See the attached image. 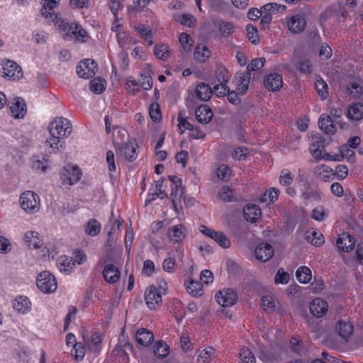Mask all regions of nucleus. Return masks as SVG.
I'll return each mask as SVG.
<instances>
[{"label":"nucleus","mask_w":363,"mask_h":363,"mask_svg":"<svg viewBox=\"0 0 363 363\" xmlns=\"http://www.w3.org/2000/svg\"><path fill=\"white\" fill-rule=\"evenodd\" d=\"M102 274L105 281L110 284L116 283L121 277L119 269L111 264L105 265Z\"/></svg>","instance_id":"obj_25"},{"label":"nucleus","mask_w":363,"mask_h":363,"mask_svg":"<svg viewBox=\"0 0 363 363\" xmlns=\"http://www.w3.org/2000/svg\"><path fill=\"white\" fill-rule=\"evenodd\" d=\"M250 74H237L235 76L236 91L239 95H244L248 90L250 82Z\"/></svg>","instance_id":"obj_29"},{"label":"nucleus","mask_w":363,"mask_h":363,"mask_svg":"<svg viewBox=\"0 0 363 363\" xmlns=\"http://www.w3.org/2000/svg\"><path fill=\"white\" fill-rule=\"evenodd\" d=\"M279 193L277 188H271L262 194L260 201L262 203H272L278 199Z\"/></svg>","instance_id":"obj_52"},{"label":"nucleus","mask_w":363,"mask_h":363,"mask_svg":"<svg viewBox=\"0 0 363 363\" xmlns=\"http://www.w3.org/2000/svg\"><path fill=\"white\" fill-rule=\"evenodd\" d=\"M96 63L89 59L80 62L77 67V72L79 77L86 79L94 76L97 70Z\"/></svg>","instance_id":"obj_11"},{"label":"nucleus","mask_w":363,"mask_h":363,"mask_svg":"<svg viewBox=\"0 0 363 363\" xmlns=\"http://www.w3.org/2000/svg\"><path fill=\"white\" fill-rule=\"evenodd\" d=\"M9 108L14 118H23L27 112L26 102L21 98L13 99L10 103Z\"/></svg>","instance_id":"obj_17"},{"label":"nucleus","mask_w":363,"mask_h":363,"mask_svg":"<svg viewBox=\"0 0 363 363\" xmlns=\"http://www.w3.org/2000/svg\"><path fill=\"white\" fill-rule=\"evenodd\" d=\"M310 313L317 318L326 315L328 311V303L320 298H314L309 304Z\"/></svg>","instance_id":"obj_12"},{"label":"nucleus","mask_w":363,"mask_h":363,"mask_svg":"<svg viewBox=\"0 0 363 363\" xmlns=\"http://www.w3.org/2000/svg\"><path fill=\"white\" fill-rule=\"evenodd\" d=\"M178 40L182 48V52L189 53L194 45V40L192 37L187 33H182L179 34Z\"/></svg>","instance_id":"obj_42"},{"label":"nucleus","mask_w":363,"mask_h":363,"mask_svg":"<svg viewBox=\"0 0 363 363\" xmlns=\"http://www.w3.org/2000/svg\"><path fill=\"white\" fill-rule=\"evenodd\" d=\"M241 363H256L254 354L246 347H242L239 352Z\"/></svg>","instance_id":"obj_60"},{"label":"nucleus","mask_w":363,"mask_h":363,"mask_svg":"<svg viewBox=\"0 0 363 363\" xmlns=\"http://www.w3.org/2000/svg\"><path fill=\"white\" fill-rule=\"evenodd\" d=\"M0 74L11 80H18L23 77V72L20 66L13 61L6 60L0 66Z\"/></svg>","instance_id":"obj_6"},{"label":"nucleus","mask_w":363,"mask_h":363,"mask_svg":"<svg viewBox=\"0 0 363 363\" xmlns=\"http://www.w3.org/2000/svg\"><path fill=\"white\" fill-rule=\"evenodd\" d=\"M306 240L315 246H320L324 243V238L320 231L308 230L305 234Z\"/></svg>","instance_id":"obj_45"},{"label":"nucleus","mask_w":363,"mask_h":363,"mask_svg":"<svg viewBox=\"0 0 363 363\" xmlns=\"http://www.w3.org/2000/svg\"><path fill=\"white\" fill-rule=\"evenodd\" d=\"M290 62L296 69L303 74H310L313 70V65L308 59L301 58L296 52L291 57Z\"/></svg>","instance_id":"obj_15"},{"label":"nucleus","mask_w":363,"mask_h":363,"mask_svg":"<svg viewBox=\"0 0 363 363\" xmlns=\"http://www.w3.org/2000/svg\"><path fill=\"white\" fill-rule=\"evenodd\" d=\"M199 230L203 235L215 241L220 247L227 249L230 247V240L224 233L221 231H216L204 225H200Z\"/></svg>","instance_id":"obj_5"},{"label":"nucleus","mask_w":363,"mask_h":363,"mask_svg":"<svg viewBox=\"0 0 363 363\" xmlns=\"http://www.w3.org/2000/svg\"><path fill=\"white\" fill-rule=\"evenodd\" d=\"M279 301L273 296L266 295L262 298L260 305L264 311L267 313H272L276 311L277 307L279 306Z\"/></svg>","instance_id":"obj_37"},{"label":"nucleus","mask_w":363,"mask_h":363,"mask_svg":"<svg viewBox=\"0 0 363 363\" xmlns=\"http://www.w3.org/2000/svg\"><path fill=\"white\" fill-rule=\"evenodd\" d=\"M319 128L327 134H334L335 127L330 116L323 113L318 120Z\"/></svg>","instance_id":"obj_36"},{"label":"nucleus","mask_w":363,"mask_h":363,"mask_svg":"<svg viewBox=\"0 0 363 363\" xmlns=\"http://www.w3.org/2000/svg\"><path fill=\"white\" fill-rule=\"evenodd\" d=\"M82 174V173L77 166L67 164L60 172L61 184L63 186H72L80 179Z\"/></svg>","instance_id":"obj_4"},{"label":"nucleus","mask_w":363,"mask_h":363,"mask_svg":"<svg viewBox=\"0 0 363 363\" xmlns=\"http://www.w3.org/2000/svg\"><path fill=\"white\" fill-rule=\"evenodd\" d=\"M123 154L125 157L129 160L133 161L136 159L138 156V145L135 142H129L123 147Z\"/></svg>","instance_id":"obj_53"},{"label":"nucleus","mask_w":363,"mask_h":363,"mask_svg":"<svg viewBox=\"0 0 363 363\" xmlns=\"http://www.w3.org/2000/svg\"><path fill=\"white\" fill-rule=\"evenodd\" d=\"M169 179L171 182L172 198L174 208L181 203L184 194V188L182 186V179L177 176H169Z\"/></svg>","instance_id":"obj_8"},{"label":"nucleus","mask_w":363,"mask_h":363,"mask_svg":"<svg viewBox=\"0 0 363 363\" xmlns=\"http://www.w3.org/2000/svg\"><path fill=\"white\" fill-rule=\"evenodd\" d=\"M348 145H342L340 147V155H337L335 157H330L332 160L340 161L342 158L347 159L348 161L353 162L354 151L350 149Z\"/></svg>","instance_id":"obj_57"},{"label":"nucleus","mask_w":363,"mask_h":363,"mask_svg":"<svg viewBox=\"0 0 363 363\" xmlns=\"http://www.w3.org/2000/svg\"><path fill=\"white\" fill-rule=\"evenodd\" d=\"M145 301L150 310H157L162 303V293L155 286H149L145 292Z\"/></svg>","instance_id":"obj_7"},{"label":"nucleus","mask_w":363,"mask_h":363,"mask_svg":"<svg viewBox=\"0 0 363 363\" xmlns=\"http://www.w3.org/2000/svg\"><path fill=\"white\" fill-rule=\"evenodd\" d=\"M84 342L87 349L92 352H98L101 348V336L98 333L89 334L84 332L82 334Z\"/></svg>","instance_id":"obj_19"},{"label":"nucleus","mask_w":363,"mask_h":363,"mask_svg":"<svg viewBox=\"0 0 363 363\" xmlns=\"http://www.w3.org/2000/svg\"><path fill=\"white\" fill-rule=\"evenodd\" d=\"M186 291L192 296H201L203 294L202 285L197 281L189 279L186 283Z\"/></svg>","instance_id":"obj_47"},{"label":"nucleus","mask_w":363,"mask_h":363,"mask_svg":"<svg viewBox=\"0 0 363 363\" xmlns=\"http://www.w3.org/2000/svg\"><path fill=\"white\" fill-rule=\"evenodd\" d=\"M36 284L39 290L44 294L53 293L57 288L55 276L48 271H43L38 275Z\"/></svg>","instance_id":"obj_3"},{"label":"nucleus","mask_w":363,"mask_h":363,"mask_svg":"<svg viewBox=\"0 0 363 363\" xmlns=\"http://www.w3.org/2000/svg\"><path fill=\"white\" fill-rule=\"evenodd\" d=\"M243 214L245 218L251 223H256L261 218V210L255 204H247L243 208Z\"/></svg>","instance_id":"obj_27"},{"label":"nucleus","mask_w":363,"mask_h":363,"mask_svg":"<svg viewBox=\"0 0 363 363\" xmlns=\"http://www.w3.org/2000/svg\"><path fill=\"white\" fill-rule=\"evenodd\" d=\"M150 2V0H133V5L128 7V11L130 15H135L136 12L144 10Z\"/></svg>","instance_id":"obj_56"},{"label":"nucleus","mask_w":363,"mask_h":363,"mask_svg":"<svg viewBox=\"0 0 363 363\" xmlns=\"http://www.w3.org/2000/svg\"><path fill=\"white\" fill-rule=\"evenodd\" d=\"M296 277L300 283L306 284L311 281L313 274L309 267L301 266L296 269Z\"/></svg>","instance_id":"obj_44"},{"label":"nucleus","mask_w":363,"mask_h":363,"mask_svg":"<svg viewBox=\"0 0 363 363\" xmlns=\"http://www.w3.org/2000/svg\"><path fill=\"white\" fill-rule=\"evenodd\" d=\"M347 116L349 119L358 121L363 118V104L360 103L350 106L347 109Z\"/></svg>","instance_id":"obj_48"},{"label":"nucleus","mask_w":363,"mask_h":363,"mask_svg":"<svg viewBox=\"0 0 363 363\" xmlns=\"http://www.w3.org/2000/svg\"><path fill=\"white\" fill-rule=\"evenodd\" d=\"M329 211L323 206L314 208L311 211V218L318 222L323 221L328 216Z\"/></svg>","instance_id":"obj_58"},{"label":"nucleus","mask_w":363,"mask_h":363,"mask_svg":"<svg viewBox=\"0 0 363 363\" xmlns=\"http://www.w3.org/2000/svg\"><path fill=\"white\" fill-rule=\"evenodd\" d=\"M169 353V346L162 341L156 342L154 345V354L159 358H164Z\"/></svg>","instance_id":"obj_55"},{"label":"nucleus","mask_w":363,"mask_h":363,"mask_svg":"<svg viewBox=\"0 0 363 363\" xmlns=\"http://www.w3.org/2000/svg\"><path fill=\"white\" fill-rule=\"evenodd\" d=\"M216 301L223 307H230L233 306L238 300L236 293L230 289H223L220 290L215 295Z\"/></svg>","instance_id":"obj_9"},{"label":"nucleus","mask_w":363,"mask_h":363,"mask_svg":"<svg viewBox=\"0 0 363 363\" xmlns=\"http://www.w3.org/2000/svg\"><path fill=\"white\" fill-rule=\"evenodd\" d=\"M264 84L269 91H277L282 87V77L277 73L270 74L265 77Z\"/></svg>","instance_id":"obj_24"},{"label":"nucleus","mask_w":363,"mask_h":363,"mask_svg":"<svg viewBox=\"0 0 363 363\" xmlns=\"http://www.w3.org/2000/svg\"><path fill=\"white\" fill-rule=\"evenodd\" d=\"M262 9L263 13L269 14L272 16V14L284 11L286 10V6L277 3H268L264 5L262 7Z\"/></svg>","instance_id":"obj_59"},{"label":"nucleus","mask_w":363,"mask_h":363,"mask_svg":"<svg viewBox=\"0 0 363 363\" xmlns=\"http://www.w3.org/2000/svg\"><path fill=\"white\" fill-rule=\"evenodd\" d=\"M196 118L201 123H208L213 117L211 109L206 105L198 107L195 111Z\"/></svg>","instance_id":"obj_35"},{"label":"nucleus","mask_w":363,"mask_h":363,"mask_svg":"<svg viewBox=\"0 0 363 363\" xmlns=\"http://www.w3.org/2000/svg\"><path fill=\"white\" fill-rule=\"evenodd\" d=\"M131 28L135 30L144 40L148 43L149 45L153 43L152 38L155 32L149 26H146L141 23H134L130 26Z\"/></svg>","instance_id":"obj_18"},{"label":"nucleus","mask_w":363,"mask_h":363,"mask_svg":"<svg viewBox=\"0 0 363 363\" xmlns=\"http://www.w3.org/2000/svg\"><path fill=\"white\" fill-rule=\"evenodd\" d=\"M217 28L220 35L223 38L232 35L235 31V26L231 22L220 21L218 23Z\"/></svg>","instance_id":"obj_51"},{"label":"nucleus","mask_w":363,"mask_h":363,"mask_svg":"<svg viewBox=\"0 0 363 363\" xmlns=\"http://www.w3.org/2000/svg\"><path fill=\"white\" fill-rule=\"evenodd\" d=\"M47 130L49 136L45 140V147L51 153H57L64 149L65 139L72 133V125L67 118L58 116L49 123Z\"/></svg>","instance_id":"obj_1"},{"label":"nucleus","mask_w":363,"mask_h":363,"mask_svg":"<svg viewBox=\"0 0 363 363\" xmlns=\"http://www.w3.org/2000/svg\"><path fill=\"white\" fill-rule=\"evenodd\" d=\"M176 20L179 21L182 25L189 28L194 27L196 25V18L189 13H184L178 16Z\"/></svg>","instance_id":"obj_63"},{"label":"nucleus","mask_w":363,"mask_h":363,"mask_svg":"<svg viewBox=\"0 0 363 363\" xmlns=\"http://www.w3.org/2000/svg\"><path fill=\"white\" fill-rule=\"evenodd\" d=\"M167 235L170 240L180 242L186 237V228L182 224L172 225L168 229Z\"/></svg>","instance_id":"obj_26"},{"label":"nucleus","mask_w":363,"mask_h":363,"mask_svg":"<svg viewBox=\"0 0 363 363\" xmlns=\"http://www.w3.org/2000/svg\"><path fill=\"white\" fill-rule=\"evenodd\" d=\"M19 204L26 213L33 215L40 209V198L37 193L33 191H25L20 196Z\"/></svg>","instance_id":"obj_2"},{"label":"nucleus","mask_w":363,"mask_h":363,"mask_svg":"<svg viewBox=\"0 0 363 363\" xmlns=\"http://www.w3.org/2000/svg\"><path fill=\"white\" fill-rule=\"evenodd\" d=\"M56 266L58 270L65 275L71 274L75 269L72 258L65 255L57 257Z\"/></svg>","instance_id":"obj_20"},{"label":"nucleus","mask_w":363,"mask_h":363,"mask_svg":"<svg viewBox=\"0 0 363 363\" xmlns=\"http://www.w3.org/2000/svg\"><path fill=\"white\" fill-rule=\"evenodd\" d=\"M294 180V176L292 173L287 169H284L281 171L279 181V184L282 186H286V193L293 196L295 195V191L293 188L289 187Z\"/></svg>","instance_id":"obj_31"},{"label":"nucleus","mask_w":363,"mask_h":363,"mask_svg":"<svg viewBox=\"0 0 363 363\" xmlns=\"http://www.w3.org/2000/svg\"><path fill=\"white\" fill-rule=\"evenodd\" d=\"M135 340L139 345L147 347L153 342L154 335L148 330L140 328L135 333Z\"/></svg>","instance_id":"obj_30"},{"label":"nucleus","mask_w":363,"mask_h":363,"mask_svg":"<svg viewBox=\"0 0 363 363\" xmlns=\"http://www.w3.org/2000/svg\"><path fill=\"white\" fill-rule=\"evenodd\" d=\"M250 155L248 148L245 147H235L231 152V157L235 160L242 161L245 160Z\"/></svg>","instance_id":"obj_61"},{"label":"nucleus","mask_w":363,"mask_h":363,"mask_svg":"<svg viewBox=\"0 0 363 363\" xmlns=\"http://www.w3.org/2000/svg\"><path fill=\"white\" fill-rule=\"evenodd\" d=\"M23 240L30 249H39L43 245L40 235L34 230L27 231L24 234Z\"/></svg>","instance_id":"obj_22"},{"label":"nucleus","mask_w":363,"mask_h":363,"mask_svg":"<svg viewBox=\"0 0 363 363\" xmlns=\"http://www.w3.org/2000/svg\"><path fill=\"white\" fill-rule=\"evenodd\" d=\"M315 174L322 180L328 182L332 179L334 172L332 168L325 164H318L314 169Z\"/></svg>","instance_id":"obj_43"},{"label":"nucleus","mask_w":363,"mask_h":363,"mask_svg":"<svg viewBox=\"0 0 363 363\" xmlns=\"http://www.w3.org/2000/svg\"><path fill=\"white\" fill-rule=\"evenodd\" d=\"M216 175L219 179L226 182L230 179L232 170L228 166L220 164L216 169Z\"/></svg>","instance_id":"obj_64"},{"label":"nucleus","mask_w":363,"mask_h":363,"mask_svg":"<svg viewBox=\"0 0 363 363\" xmlns=\"http://www.w3.org/2000/svg\"><path fill=\"white\" fill-rule=\"evenodd\" d=\"M296 185L298 187H303V189H305V191L302 193V196L305 200H309L311 197H314L318 200H320L322 199V196L320 193L317 191H313L309 189L308 183L302 177H300L298 179Z\"/></svg>","instance_id":"obj_38"},{"label":"nucleus","mask_w":363,"mask_h":363,"mask_svg":"<svg viewBox=\"0 0 363 363\" xmlns=\"http://www.w3.org/2000/svg\"><path fill=\"white\" fill-rule=\"evenodd\" d=\"M52 18V22L54 26L65 35V37H69L70 31L72 30L74 23H67L60 15L54 14Z\"/></svg>","instance_id":"obj_32"},{"label":"nucleus","mask_w":363,"mask_h":363,"mask_svg":"<svg viewBox=\"0 0 363 363\" xmlns=\"http://www.w3.org/2000/svg\"><path fill=\"white\" fill-rule=\"evenodd\" d=\"M106 85L104 79L96 78L90 82V90L95 94H101L106 89Z\"/></svg>","instance_id":"obj_62"},{"label":"nucleus","mask_w":363,"mask_h":363,"mask_svg":"<svg viewBox=\"0 0 363 363\" xmlns=\"http://www.w3.org/2000/svg\"><path fill=\"white\" fill-rule=\"evenodd\" d=\"M74 37L78 41L85 42L89 38L86 31L79 24L74 23L69 37Z\"/></svg>","instance_id":"obj_50"},{"label":"nucleus","mask_w":363,"mask_h":363,"mask_svg":"<svg viewBox=\"0 0 363 363\" xmlns=\"http://www.w3.org/2000/svg\"><path fill=\"white\" fill-rule=\"evenodd\" d=\"M211 88L204 83H201L197 85L194 93L189 95L187 101L188 103L190 101L192 104L195 103L194 96H196V99H199L200 101H207L211 98Z\"/></svg>","instance_id":"obj_13"},{"label":"nucleus","mask_w":363,"mask_h":363,"mask_svg":"<svg viewBox=\"0 0 363 363\" xmlns=\"http://www.w3.org/2000/svg\"><path fill=\"white\" fill-rule=\"evenodd\" d=\"M155 57L161 60H167L171 55V48L168 44L160 43L154 47Z\"/></svg>","instance_id":"obj_39"},{"label":"nucleus","mask_w":363,"mask_h":363,"mask_svg":"<svg viewBox=\"0 0 363 363\" xmlns=\"http://www.w3.org/2000/svg\"><path fill=\"white\" fill-rule=\"evenodd\" d=\"M180 345L182 351L186 354H192L194 345L189 338V334L186 331L182 332L180 335Z\"/></svg>","instance_id":"obj_49"},{"label":"nucleus","mask_w":363,"mask_h":363,"mask_svg":"<svg viewBox=\"0 0 363 363\" xmlns=\"http://www.w3.org/2000/svg\"><path fill=\"white\" fill-rule=\"evenodd\" d=\"M324 147L323 141L320 139L313 143L310 149L311 154L315 160H330L328 155H323Z\"/></svg>","instance_id":"obj_40"},{"label":"nucleus","mask_w":363,"mask_h":363,"mask_svg":"<svg viewBox=\"0 0 363 363\" xmlns=\"http://www.w3.org/2000/svg\"><path fill=\"white\" fill-rule=\"evenodd\" d=\"M255 255L258 260L267 262L273 257L274 249L271 245L262 242L257 246Z\"/></svg>","instance_id":"obj_21"},{"label":"nucleus","mask_w":363,"mask_h":363,"mask_svg":"<svg viewBox=\"0 0 363 363\" xmlns=\"http://www.w3.org/2000/svg\"><path fill=\"white\" fill-rule=\"evenodd\" d=\"M306 22L300 15H294L286 18V26L289 30L294 33H300L306 28Z\"/></svg>","instance_id":"obj_16"},{"label":"nucleus","mask_w":363,"mask_h":363,"mask_svg":"<svg viewBox=\"0 0 363 363\" xmlns=\"http://www.w3.org/2000/svg\"><path fill=\"white\" fill-rule=\"evenodd\" d=\"M334 331L345 342H348L354 331L352 324L347 320H339L334 326Z\"/></svg>","instance_id":"obj_10"},{"label":"nucleus","mask_w":363,"mask_h":363,"mask_svg":"<svg viewBox=\"0 0 363 363\" xmlns=\"http://www.w3.org/2000/svg\"><path fill=\"white\" fill-rule=\"evenodd\" d=\"M43 6L41 8V15L48 18L52 17L54 13V10L57 7L60 0H43Z\"/></svg>","instance_id":"obj_41"},{"label":"nucleus","mask_w":363,"mask_h":363,"mask_svg":"<svg viewBox=\"0 0 363 363\" xmlns=\"http://www.w3.org/2000/svg\"><path fill=\"white\" fill-rule=\"evenodd\" d=\"M315 86L320 97L322 99H325L328 95V87L327 83L320 77H316Z\"/></svg>","instance_id":"obj_54"},{"label":"nucleus","mask_w":363,"mask_h":363,"mask_svg":"<svg viewBox=\"0 0 363 363\" xmlns=\"http://www.w3.org/2000/svg\"><path fill=\"white\" fill-rule=\"evenodd\" d=\"M216 357V350L211 346L199 349L197 352V363H210Z\"/></svg>","instance_id":"obj_33"},{"label":"nucleus","mask_w":363,"mask_h":363,"mask_svg":"<svg viewBox=\"0 0 363 363\" xmlns=\"http://www.w3.org/2000/svg\"><path fill=\"white\" fill-rule=\"evenodd\" d=\"M211 56L209 48L203 44H199L194 51V57L197 62H204Z\"/></svg>","instance_id":"obj_34"},{"label":"nucleus","mask_w":363,"mask_h":363,"mask_svg":"<svg viewBox=\"0 0 363 363\" xmlns=\"http://www.w3.org/2000/svg\"><path fill=\"white\" fill-rule=\"evenodd\" d=\"M116 40L119 47L123 50L129 49L133 45L138 43V40L130 32L121 30L116 33Z\"/></svg>","instance_id":"obj_14"},{"label":"nucleus","mask_w":363,"mask_h":363,"mask_svg":"<svg viewBox=\"0 0 363 363\" xmlns=\"http://www.w3.org/2000/svg\"><path fill=\"white\" fill-rule=\"evenodd\" d=\"M101 230V224L96 219L89 220L84 225V232L86 235L95 237L98 235Z\"/></svg>","instance_id":"obj_46"},{"label":"nucleus","mask_w":363,"mask_h":363,"mask_svg":"<svg viewBox=\"0 0 363 363\" xmlns=\"http://www.w3.org/2000/svg\"><path fill=\"white\" fill-rule=\"evenodd\" d=\"M355 239L348 233H342L337 239L338 249L343 252L352 251L355 245Z\"/></svg>","instance_id":"obj_23"},{"label":"nucleus","mask_w":363,"mask_h":363,"mask_svg":"<svg viewBox=\"0 0 363 363\" xmlns=\"http://www.w3.org/2000/svg\"><path fill=\"white\" fill-rule=\"evenodd\" d=\"M13 307L19 313L25 314L31 309V302L24 296H17L13 301Z\"/></svg>","instance_id":"obj_28"}]
</instances>
